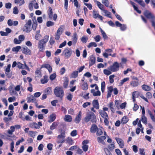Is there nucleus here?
I'll use <instances>...</instances> for the list:
<instances>
[{"instance_id": "nucleus-1", "label": "nucleus", "mask_w": 155, "mask_h": 155, "mask_svg": "<svg viewBox=\"0 0 155 155\" xmlns=\"http://www.w3.org/2000/svg\"><path fill=\"white\" fill-rule=\"evenodd\" d=\"M49 39V36L45 35L43 39L41 40L38 42V48L40 51H43L45 48L46 43L48 41Z\"/></svg>"}, {"instance_id": "nucleus-2", "label": "nucleus", "mask_w": 155, "mask_h": 155, "mask_svg": "<svg viewBox=\"0 0 155 155\" xmlns=\"http://www.w3.org/2000/svg\"><path fill=\"white\" fill-rule=\"evenodd\" d=\"M54 93L56 97H59L61 100L64 95V91L61 87H56L54 89Z\"/></svg>"}, {"instance_id": "nucleus-3", "label": "nucleus", "mask_w": 155, "mask_h": 155, "mask_svg": "<svg viewBox=\"0 0 155 155\" xmlns=\"http://www.w3.org/2000/svg\"><path fill=\"white\" fill-rule=\"evenodd\" d=\"M84 121L86 122L91 121L93 123H96L97 119L95 114L92 112H90L87 114L84 118Z\"/></svg>"}, {"instance_id": "nucleus-4", "label": "nucleus", "mask_w": 155, "mask_h": 155, "mask_svg": "<svg viewBox=\"0 0 155 155\" xmlns=\"http://www.w3.org/2000/svg\"><path fill=\"white\" fill-rule=\"evenodd\" d=\"M31 21L29 19L25 25L22 28L23 31L26 33L29 32L31 31Z\"/></svg>"}, {"instance_id": "nucleus-5", "label": "nucleus", "mask_w": 155, "mask_h": 155, "mask_svg": "<svg viewBox=\"0 0 155 155\" xmlns=\"http://www.w3.org/2000/svg\"><path fill=\"white\" fill-rule=\"evenodd\" d=\"M109 70L113 72H116L119 69V65L117 62H114L112 65L108 68Z\"/></svg>"}, {"instance_id": "nucleus-6", "label": "nucleus", "mask_w": 155, "mask_h": 155, "mask_svg": "<svg viewBox=\"0 0 155 155\" xmlns=\"http://www.w3.org/2000/svg\"><path fill=\"white\" fill-rule=\"evenodd\" d=\"M72 54V50L69 48H66L63 51L62 55H64L66 58H68Z\"/></svg>"}, {"instance_id": "nucleus-7", "label": "nucleus", "mask_w": 155, "mask_h": 155, "mask_svg": "<svg viewBox=\"0 0 155 155\" xmlns=\"http://www.w3.org/2000/svg\"><path fill=\"white\" fill-rule=\"evenodd\" d=\"M93 17L94 18L96 19L97 18H98L101 20H102L103 19V17L99 14L98 12L97 11L93 10Z\"/></svg>"}, {"instance_id": "nucleus-8", "label": "nucleus", "mask_w": 155, "mask_h": 155, "mask_svg": "<svg viewBox=\"0 0 155 155\" xmlns=\"http://www.w3.org/2000/svg\"><path fill=\"white\" fill-rule=\"evenodd\" d=\"M28 101L27 102L29 103L30 102L36 103L37 102L36 99L33 95H31L29 97L27 98Z\"/></svg>"}, {"instance_id": "nucleus-9", "label": "nucleus", "mask_w": 155, "mask_h": 155, "mask_svg": "<svg viewBox=\"0 0 155 155\" xmlns=\"http://www.w3.org/2000/svg\"><path fill=\"white\" fill-rule=\"evenodd\" d=\"M96 61V58L93 55L90 56L89 60V67L92 66L95 64Z\"/></svg>"}, {"instance_id": "nucleus-10", "label": "nucleus", "mask_w": 155, "mask_h": 155, "mask_svg": "<svg viewBox=\"0 0 155 155\" xmlns=\"http://www.w3.org/2000/svg\"><path fill=\"white\" fill-rule=\"evenodd\" d=\"M81 112L80 111L78 115L76 117L75 120L74 122L76 124H78L81 121Z\"/></svg>"}, {"instance_id": "nucleus-11", "label": "nucleus", "mask_w": 155, "mask_h": 155, "mask_svg": "<svg viewBox=\"0 0 155 155\" xmlns=\"http://www.w3.org/2000/svg\"><path fill=\"white\" fill-rule=\"evenodd\" d=\"M7 24L9 26H17L18 24V22L17 21H13L12 20L10 19L8 20Z\"/></svg>"}, {"instance_id": "nucleus-12", "label": "nucleus", "mask_w": 155, "mask_h": 155, "mask_svg": "<svg viewBox=\"0 0 155 155\" xmlns=\"http://www.w3.org/2000/svg\"><path fill=\"white\" fill-rule=\"evenodd\" d=\"M115 139L118 144L119 145L120 147L121 148L123 147L124 144V142L120 138L117 137H116Z\"/></svg>"}, {"instance_id": "nucleus-13", "label": "nucleus", "mask_w": 155, "mask_h": 155, "mask_svg": "<svg viewBox=\"0 0 155 155\" xmlns=\"http://www.w3.org/2000/svg\"><path fill=\"white\" fill-rule=\"evenodd\" d=\"M98 128L97 125L95 124H93L90 129V132L93 134L95 133L97 130Z\"/></svg>"}, {"instance_id": "nucleus-14", "label": "nucleus", "mask_w": 155, "mask_h": 155, "mask_svg": "<svg viewBox=\"0 0 155 155\" xmlns=\"http://www.w3.org/2000/svg\"><path fill=\"white\" fill-rule=\"evenodd\" d=\"M92 104L93 107L97 109H98L99 108V105L97 100H94L92 102Z\"/></svg>"}, {"instance_id": "nucleus-15", "label": "nucleus", "mask_w": 155, "mask_h": 155, "mask_svg": "<svg viewBox=\"0 0 155 155\" xmlns=\"http://www.w3.org/2000/svg\"><path fill=\"white\" fill-rule=\"evenodd\" d=\"M45 68L47 69L49 72H51L52 71V68L48 64H43L41 66V68Z\"/></svg>"}, {"instance_id": "nucleus-16", "label": "nucleus", "mask_w": 155, "mask_h": 155, "mask_svg": "<svg viewBox=\"0 0 155 155\" xmlns=\"http://www.w3.org/2000/svg\"><path fill=\"white\" fill-rule=\"evenodd\" d=\"M56 117V115L54 114H52L50 115L49 118L50 120H48V122L49 123H51L53 122L55 119Z\"/></svg>"}, {"instance_id": "nucleus-17", "label": "nucleus", "mask_w": 155, "mask_h": 155, "mask_svg": "<svg viewBox=\"0 0 155 155\" xmlns=\"http://www.w3.org/2000/svg\"><path fill=\"white\" fill-rule=\"evenodd\" d=\"M99 114L103 118H108V117L107 114L104 111L100 110H99Z\"/></svg>"}, {"instance_id": "nucleus-18", "label": "nucleus", "mask_w": 155, "mask_h": 155, "mask_svg": "<svg viewBox=\"0 0 155 155\" xmlns=\"http://www.w3.org/2000/svg\"><path fill=\"white\" fill-rule=\"evenodd\" d=\"M22 52L26 54H31V50L26 47L23 48Z\"/></svg>"}, {"instance_id": "nucleus-19", "label": "nucleus", "mask_w": 155, "mask_h": 155, "mask_svg": "<svg viewBox=\"0 0 155 155\" xmlns=\"http://www.w3.org/2000/svg\"><path fill=\"white\" fill-rule=\"evenodd\" d=\"M61 134L58 136L57 138L59 139H64L65 137V131L64 130H61Z\"/></svg>"}, {"instance_id": "nucleus-20", "label": "nucleus", "mask_w": 155, "mask_h": 155, "mask_svg": "<svg viewBox=\"0 0 155 155\" xmlns=\"http://www.w3.org/2000/svg\"><path fill=\"white\" fill-rule=\"evenodd\" d=\"M78 71H74L71 74V78H76L78 76Z\"/></svg>"}, {"instance_id": "nucleus-21", "label": "nucleus", "mask_w": 155, "mask_h": 155, "mask_svg": "<svg viewBox=\"0 0 155 155\" xmlns=\"http://www.w3.org/2000/svg\"><path fill=\"white\" fill-rule=\"evenodd\" d=\"M106 139V137L104 136H102L101 137H98L97 138L98 142L99 143H103L104 142V140Z\"/></svg>"}, {"instance_id": "nucleus-22", "label": "nucleus", "mask_w": 155, "mask_h": 155, "mask_svg": "<svg viewBox=\"0 0 155 155\" xmlns=\"http://www.w3.org/2000/svg\"><path fill=\"white\" fill-rule=\"evenodd\" d=\"M48 80V77L47 76H44L43 78L41 80V83L42 84H45L47 83Z\"/></svg>"}, {"instance_id": "nucleus-23", "label": "nucleus", "mask_w": 155, "mask_h": 155, "mask_svg": "<svg viewBox=\"0 0 155 155\" xmlns=\"http://www.w3.org/2000/svg\"><path fill=\"white\" fill-rule=\"evenodd\" d=\"M128 121V119L126 116L123 117L121 120V122L122 124H125L127 123Z\"/></svg>"}, {"instance_id": "nucleus-24", "label": "nucleus", "mask_w": 155, "mask_h": 155, "mask_svg": "<svg viewBox=\"0 0 155 155\" xmlns=\"http://www.w3.org/2000/svg\"><path fill=\"white\" fill-rule=\"evenodd\" d=\"M64 120L66 121L71 122L72 120V118L71 116L70 115H66L64 118Z\"/></svg>"}, {"instance_id": "nucleus-25", "label": "nucleus", "mask_w": 155, "mask_h": 155, "mask_svg": "<svg viewBox=\"0 0 155 155\" xmlns=\"http://www.w3.org/2000/svg\"><path fill=\"white\" fill-rule=\"evenodd\" d=\"M30 127L32 128H35L36 129H39V127L38 124L36 123L33 122L30 124Z\"/></svg>"}, {"instance_id": "nucleus-26", "label": "nucleus", "mask_w": 155, "mask_h": 155, "mask_svg": "<svg viewBox=\"0 0 155 155\" xmlns=\"http://www.w3.org/2000/svg\"><path fill=\"white\" fill-rule=\"evenodd\" d=\"M108 106L110 108L111 111L114 113L115 111V110L114 107L113 103V102H110L108 104Z\"/></svg>"}, {"instance_id": "nucleus-27", "label": "nucleus", "mask_w": 155, "mask_h": 155, "mask_svg": "<svg viewBox=\"0 0 155 155\" xmlns=\"http://www.w3.org/2000/svg\"><path fill=\"white\" fill-rule=\"evenodd\" d=\"M58 124L56 122H53L52 124L50 127V129L51 130H53L55 129Z\"/></svg>"}, {"instance_id": "nucleus-28", "label": "nucleus", "mask_w": 155, "mask_h": 155, "mask_svg": "<svg viewBox=\"0 0 155 155\" xmlns=\"http://www.w3.org/2000/svg\"><path fill=\"white\" fill-rule=\"evenodd\" d=\"M45 92L47 95H50L52 93V90L50 87L47 88L45 90Z\"/></svg>"}, {"instance_id": "nucleus-29", "label": "nucleus", "mask_w": 155, "mask_h": 155, "mask_svg": "<svg viewBox=\"0 0 155 155\" xmlns=\"http://www.w3.org/2000/svg\"><path fill=\"white\" fill-rule=\"evenodd\" d=\"M48 14L49 18L51 19H52L53 18V12L52 9L51 7H49Z\"/></svg>"}, {"instance_id": "nucleus-30", "label": "nucleus", "mask_w": 155, "mask_h": 155, "mask_svg": "<svg viewBox=\"0 0 155 155\" xmlns=\"http://www.w3.org/2000/svg\"><path fill=\"white\" fill-rule=\"evenodd\" d=\"M130 84L133 87H135L138 86L139 83L138 81H133L131 82Z\"/></svg>"}, {"instance_id": "nucleus-31", "label": "nucleus", "mask_w": 155, "mask_h": 155, "mask_svg": "<svg viewBox=\"0 0 155 155\" xmlns=\"http://www.w3.org/2000/svg\"><path fill=\"white\" fill-rule=\"evenodd\" d=\"M72 37V41L73 43H74L75 44L77 42L78 39V37L77 36V33L76 32H75L74 33Z\"/></svg>"}, {"instance_id": "nucleus-32", "label": "nucleus", "mask_w": 155, "mask_h": 155, "mask_svg": "<svg viewBox=\"0 0 155 155\" xmlns=\"http://www.w3.org/2000/svg\"><path fill=\"white\" fill-rule=\"evenodd\" d=\"M142 89L146 91H149L151 90V87L148 86L144 84L142 85Z\"/></svg>"}, {"instance_id": "nucleus-33", "label": "nucleus", "mask_w": 155, "mask_h": 155, "mask_svg": "<svg viewBox=\"0 0 155 155\" xmlns=\"http://www.w3.org/2000/svg\"><path fill=\"white\" fill-rule=\"evenodd\" d=\"M100 31L101 33V34L102 35L103 38L104 39H106L108 38V37L106 33L101 28H100Z\"/></svg>"}, {"instance_id": "nucleus-34", "label": "nucleus", "mask_w": 155, "mask_h": 155, "mask_svg": "<svg viewBox=\"0 0 155 155\" xmlns=\"http://www.w3.org/2000/svg\"><path fill=\"white\" fill-rule=\"evenodd\" d=\"M148 113L150 115L152 120L154 122H155V118L154 117V116L152 114L151 111L150 110H148Z\"/></svg>"}, {"instance_id": "nucleus-35", "label": "nucleus", "mask_w": 155, "mask_h": 155, "mask_svg": "<svg viewBox=\"0 0 155 155\" xmlns=\"http://www.w3.org/2000/svg\"><path fill=\"white\" fill-rule=\"evenodd\" d=\"M4 117L3 118V120L6 123H8V122L12 120V118L11 117Z\"/></svg>"}, {"instance_id": "nucleus-36", "label": "nucleus", "mask_w": 155, "mask_h": 155, "mask_svg": "<svg viewBox=\"0 0 155 155\" xmlns=\"http://www.w3.org/2000/svg\"><path fill=\"white\" fill-rule=\"evenodd\" d=\"M103 12L105 14V16L107 17L110 18H111V13L107 11V10H103Z\"/></svg>"}, {"instance_id": "nucleus-37", "label": "nucleus", "mask_w": 155, "mask_h": 155, "mask_svg": "<svg viewBox=\"0 0 155 155\" xmlns=\"http://www.w3.org/2000/svg\"><path fill=\"white\" fill-rule=\"evenodd\" d=\"M105 82L104 81L102 82L101 83V90L102 93H104L105 91Z\"/></svg>"}, {"instance_id": "nucleus-38", "label": "nucleus", "mask_w": 155, "mask_h": 155, "mask_svg": "<svg viewBox=\"0 0 155 155\" xmlns=\"http://www.w3.org/2000/svg\"><path fill=\"white\" fill-rule=\"evenodd\" d=\"M97 46V44L95 42H91L89 43V45H87V47L88 48H90L92 46L94 47H96Z\"/></svg>"}, {"instance_id": "nucleus-39", "label": "nucleus", "mask_w": 155, "mask_h": 155, "mask_svg": "<svg viewBox=\"0 0 155 155\" xmlns=\"http://www.w3.org/2000/svg\"><path fill=\"white\" fill-rule=\"evenodd\" d=\"M15 3H19V5L21 6L25 3L24 0H15Z\"/></svg>"}, {"instance_id": "nucleus-40", "label": "nucleus", "mask_w": 155, "mask_h": 155, "mask_svg": "<svg viewBox=\"0 0 155 155\" xmlns=\"http://www.w3.org/2000/svg\"><path fill=\"white\" fill-rule=\"evenodd\" d=\"M21 48L20 46H17L15 47H13L12 48V51L13 52H18Z\"/></svg>"}, {"instance_id": "nucleus-41", "label": "nucleus", "mask_w": 155, "mask_h": 155, "mask_svg": "<svg viewBox=\"0 0 155 155\" xmlns=\"http://www.w3.org/2000/svg\"><path fill=\"white\" fill-rule=\"evenodd\" d=\"M110 71V70H108L107 69H104L103 71V72L104 74L107 75H109L112 72Z\"/></svg>"}, {"instance_id": "nucleus-42", "label": "nucleus", "mask_w": 155, "mask_h": 155, "mask_svg": "<svg viewBox=\"0 0 155 155\" xmlns=\"http://www.w3.org/2000/svg\"><path fill=\"white\" fill-rule=\"evenodd\" d=\"M97 5L98 7V8H100L101 10L103 11V10H104L103 9V7H104V5H102L100 2L97 1Z\"/></svg>"}, {"instance_id": "nucleus-43", "label": "nucleus", "mask_w": 155, "mask_h": 155, "mask_svg": "<svg viewBox=\"0 0 155 155\" xmlns=\"http://www.w3.org/2000/svg\"><path fill=\"white\" fill-rule=\"evenodd\" d=\"M141 121L144 124H146L147 123V118L145 115H143L141 117Z\"/></svg>"}, {"instance_id": "nucleus-44", "label": "nucleus", "mask_w": 155, "mask_h": 155, "mask_svg": "<svg viewBox=\"0 0 155 155\" xmlns=\"http://www.w3.org/2000/svg\"><path fill=\"white\" fill-rule=\"evenodd\" d=\"M81 87L83 90H86L88 89V86L87 83H84L82 84Z\"/></svg>"}, {"instance_id": "nucleus-45", "label": "nucleus", "mask_w": 155, "mask_h": 155, "mask_svg": "<svg viewBox=\"0 0 155 155\" xmlns=\"http://www.w3.org/2000/svg\"><path fill=\"white\" fill-rule=\"evenodd\" d=\"M127 28V26L126 24H123L120 28L121 31H125Z\"/></svg>"}, {"instance_id": "nucleus-46", "label": "nucleus", "mask_w": 155, "mask_h": 155, "mask_svg": "<svg viewBox=\"0 0 155 155\" xmlns=\"http://www.w3.org/2000/svg\"><path fill=\"white\" fill-rule=\"evenodd\" d=\"M54 23L52 21H48L46 23V25L47 27H50L54 25Z\"/></svg>"}, {"instance_id": "nucleus-47", "label": "nucleus", "mask_w": 155, "mask_h": 155, "mask_svg": "<svg viewBox=\"0 0 155 155\" xmlns=\"http://www.w3.org/2000/svg\"><path fill=\"white\" fill-rule=\"evenodd\" d=\"M96 135L97 136H100L102 134L103 131L101 129L98 128L97 130Z\"/></svg>"}, {"instance_id": "nucleus-48", "label": "nucleus", "mask_w": 155, "mask_h": 155, "mask_svg": "<svg viewBox=\"0 0 155 155\" xmlns=\"http://www.w3.org/2000/svg\"><path fill=\"white\" fill-rule=\"evenodd\" d=\"M88 40V38L87 37L84 36L81 39V41L83 43H86Z\"/></svg>"}, {"instance_id": "nucleus-49", "label": "nucleus", "mask_w": 155, "mask_h": 155, "mask_svg": "<svg viewBox=\"0 0 155 155\" xmlns=\"http://www.w3.org/2000/svg\"><path fill=\"white\" fill-rule=\"evenodd\" d=\"M129 79V78H124L120 82V85L122 86L124 84V83L126 82V81H128Z\"/></svg>"}, {"instance_id": "nucleus-50", "label": "nucleus", "mask_w": 155, "mask_h": 155, "mask_svg": "<svg viewBox=\"0 0 155 155\" xmlns=\"http://www.w3.org/2000/svg\"><path fill=\"white\" fill-rule=\"evenodd\" d=\"M102 3L107 7H108L109 3L108 0H102Z\"/></svg>"}, {"instance_id": "nucleus-51", "label": "nucleus", "mask_w": 155, "mask_h": 155, "mask_svg": "<svg viewBox=\"0 0 155 155\" xmlns=\"http://www.w3.org/2000/svg\"><path fill=\"white\" fill-rule=\"evenodd\" d=\"M115 75L114 74H112L109 77L110 82L111 83L114 82V77Z\"/></svg>"}, {"instance_id": "nucleus-52", "label": "nucleus", "mask_w": 155, "mask_h": 155, "mask_svg": "<svg viewBox=\"0 0 155 155\" xmlns=\"http://www.w3.org/2000/svg\"><path fill=\"white\" fill-rule=\"evenodd\" d=\"M62 28L60 27L57 31L56 34L60 36L62 33Z\"/></svg>"}, {"instance_id": "nucleus-53", "label": "nucleus", "mask_w": 155, "mask_h": 155, "mask_svg": "<svg viewBox=\"0 0 155 155\" xmlns=\"http://www.w3.org/2000/svg\"><path fill=\"white\" fill-rule=\"evenodd\" d=\"M56 77V74L55 73L51 74L50 76V79L51 81L54 80Z\"/></svg>"}, {"instance_id": "nucleus-54", "label": "nucleus", "mask_w": 155, "mask_h": 155, "mask_svg": "<svg viewBox=\"0 0 155 155\" xmlns=\"http://www.w3.org/2000/svg\"><path fill=\"white\" fill-rule=\"evenodd\" d=\"M82 148L84 151L86 152L88 150V146L87 145H84L82 146Z\"/></svg>"}, {"instance_id": "nucleus-55", "label": "nucleus", "mask_w": 155, "mask_h": 155, "mask_svg": "<svg viewBox=\"0 0 155 155\" xmlns=\"http://www.w3.org/2000/svg\"><path fill=\"white\" fill-rule=\"evenodd\" d=\"M54 42L55 41L54 38L53 37H51L49 41V43L50 45H53L54 44Z\"/></svg>"}, {"instance_id": "nucleus-56", "label": "nucleus", "mask_w": 155, "mask_h": 155, "mask_svg": "<svg viewBox=\"0 0 155 155\" xmlns=\"http://www.w3.org/2000/svg\"><path fill=\"white\" fill-rule=\"evenodd\" d=\"M18 13V10L17 7H15L13 9V13L15 14H17Z\"/></svg>"}, {"instance_id": "nucleus-57", "label": "nucleus", "mask_w": 155, "mask_h": 155, "mask_svg": "<svg viewBox=\"0 0 155 155\" xmlns=\"http://www.w3.org/2000/svg\"><path fill=\"white\" fill-rule=\"evenodd\" d=\"M29 133L30 136L34 138L35 136V134L36 133V132L32 131H29Z\"/></svg>"}, {"instance_id": "nucleus-58", "label": "nucleus", "mask_w": 155, "mask_h": 155, "mask_svg": "<svg viewBox=\"0 0 155 155\" xmlns=\"http://www.w3.org/2000/svg\"><path fill=\"white\" fill-rule=\"evenodd\" d=\"M67 99L70 101H71L73 98V95L69 93L67 97Z\"/></svg>"}, {"instance_id": "nucleus-59", "label": "nucleus", "mask_w": 155, "mask_h": 155, "mask_svg": "<svg viewBox=\"0 0 155 155\" xmlns=\"http://www.w3.org/2000/svg\"><path fill=\"white\" fill-rule=\"evenodd\" d=\"M12 7V4L10 2L6 3L5 4V7L6 8H11Z\"/></svg>"}, {"instance_id": "nucleus-60", "label": "nucleus", "mask_w": 155, "mask_h": 155, "mask_svg": "<svg viewBox=\"0 0 155 155\" xmlns=\"http://www.w3.org/2000/svg\"><path fill=\"white\" fill-rule=\"evenodd\" d=\"M137 2L143 7H144L145 6V4L142 0H138V1H137Z\"/></svg>"}, {"instance_id": "nucleus-61", "label": "nucleus", "mask_w": 155, "mask_h": 155, "mask_svg": "<svg viewBox=\"0 0 155 155\" xmlns=\"http://www.w3.org/2000/svg\"><path fill=\"white\" fill-rule=\"evenodd\" d=\"M37 22L36 21H35V22H34L33 23L32 27L34 31H35L36 30V29L37 26Z\"/></svg>"}, {"instance_id": "nucleus-62", "label": "nucleus", "mask_w": 155, "mask_h": 155, "mask_svg": "<svg viewBox=\"0 0 155 155\" xmlns=\"http://www.w3.org/2000/svg\"><path fill=\"white\" fill-rule=\"evenodd\" d=\"M58 102V100H55L51 101V103L53 106H56V103Z\"/></svg>"}, {"instance_id": "nucleus-63", "label": "nucleus", "mask_w": 155, "mask_h": 155, "mask_svg": "<svg viewBox=\"0 0 155 155\" xmlns=\"http://www.w3.org/2000/svg\"><path fill=\"white\" fill-rule=\"evenodd\" d=\"M94 39L96 42H99L101 39V37L99 35H97L96 37H94Z\"/></svg>"}, {"instance_id": "nucleus-64", "label": "nucleus", "mask_w": 155, "mask_h": 155, "mask_svg": "<svg viewBox=\"0 0 155 155\" xmlns=\"http://www.w3.org/2000/svg\"><path fill=\"white\" fill-rule=\"evenodd\" d=\"M91 103L89 102H87L84 103L82 105L83 107L84 108H86L88 106L90 105Z\"/></svg>"}]
</instances>
